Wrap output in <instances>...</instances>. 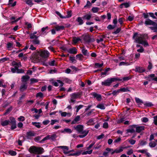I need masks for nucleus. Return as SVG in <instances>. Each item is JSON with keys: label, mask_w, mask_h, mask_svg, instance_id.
Returning a JSON list of instances; mask_svg holds the SVG:
<instances>
[{"label": "nucleus", "mask_w": 157, "mask_h": 157, "mask_svg": "<svg viewBox=\"0 0 157 157\" xmlns=\"http://www.w3.org/2000/svg\"><path fill=\"white\" fill-rule=\"evenodd\" d=\"M103 65V62L101 64L98 63H96L95 64V67L96 68L102 67Z\"/></svg>", "instance_id": "obj_36"}, {"label": "nucleus", "mask_w": 157, "mask_h": 157, "mask_svg": "<svg viewBox=\"0 0 157 157\" xmlns=\"http://www.w3.org/2000/svg\"><path fill=\"white\" fill-rule=\"evenodd\" d=\"M27 86L26 83L22 84L20 87V90L21 92H23L26 90L27 88Z\"/></svg>", "instance_id": "obj_18"}, {"label": "nucleus", "mask_w": 157, "mask_h": 157, "mask_svg": "<svg viewBox=\"0 0 157 157\" xmlns=\"http://www.w3.org/2000/svg\"><path fill=\"white\" fill-rule=\"evenodd\" d=\"M81 40V39L79 37H76L74 36L73 37V44H75L76 43H77L78 41H80Z\"/></svg>", "instance_id": "obj_20"}, {"label": "nucleus", "mask_w": 157, "mask_h": 157, "mask_svg": "<svg viewBox=\"0 0 157 157\" xmlns=\"http://www.w3.org/2000/svg\"><path fill=\"white\" fill-rule=\"evenodd\" d=\"M25 2L27 4L30 6H31L33 4L32 1L31 0H25Z\"/></svg>", "instance_id": "obj_41"}, {"label": "nucleus", "mask_w": 157, "mask_h": 157, "mask_svg": "<svg viewBox=\"0 0 157 157\" xmlns=\"http://www.w3.org/2000/svg\"><path fill=\"white\" fill-rule=\"evenodd\" d=\"M76 57V59L80 61H82L84 57L83 55L80 54L77 55Z\"/></svg>", "instance_id": "obj_31"}, {"label": "nucleus", "mask_w": 157, "mask_h": 157, "mask_svg": "<svg viewBox=\"0 0 157 157\" xmlns=\"http://www.w3.org/2000/svg\"><path fill=\"white\" fill-rule=\"evenodd\" d=\"M35 133L34 131H29L27 132L26 137L28 139H30L31 137L34 136Z\"/></svg>", "instance_id": "obj_13"}, {"label": "nucleus", "mask_w": 157, "mask_h": 157, "mask_svg": "<svg viewBox=\"0 0 157 157\" xmlns=\"http://www.w3.org/2000/svg\"><path fill=\"white\" fill-rule=\"evenodd\" d=\"M82 52L84 56H89V53L88 51L84 47L82 48Z\"/></svg>", "instance_id": "obj_19"}, {"label": "nucleus", "mask_w": 157, "mask_h": 157, "mask_svg": "<svg viewBox=\"0 0 157 157\" xmlns=\"http://www.w3.org/2000/svg\"><path fill=\"white\" fill-rule=\"evenodd\" d=\"M145 25H154L155 24V22L150 19H147L145 21Z\"/></svg>", "instance_id": "obj_11"}, {"label": "nucleus", "mask_w": 157, "mask_h": 157, "mask_svg": "<svg viewBox=\"0 0 157 157\" xmlns=\"http://www.w3.org/2000/svg\"><path fill=\"white\" fill-rule=\"evenodd\" d=\"M12 107H10V108L8 109L6 111V112L4 113V115H6L10 113V112L12 110Z\"/></svg>", "instance_id": "obj_55"}, {"label": "nucleus", "mask_w": 157, "mask_h": 157, "mask_svg": "<svg viewBox=\"0 0 157 157\" xmlns=\"http://www.w3.org/2000/svg\"><path fill=\"white\" fill-rule=\"evenodd\" d=\"M122 148H121L120 149H115L114 151H113L111 152V154L113 155L114 153H118L121 152L122 151H123Z\"/></svg>", "instance_id": "obj_28"}, {"label": "nucleus", "mask_w": 157, "mask_h": 157, "mask_svg": "<svg viewBox=\"0 0 157 157\" xmlns=\"http://www.w3.org/2000/svg\"><path fill=\"white\" fill-rule=\"evenodd\" d=\"M145 69L142 67H137L135 68V71L136 72L141 73L145 72Z\"/></svg>", "instance_id": "obj_12"}, {"label": "nucleus", "mask_w": 157, "mask_h": 157, "mask_svg": "<svg viewBox=\"0 0 157 157\" xmlns=\"http://www.w3.org/2000/svg\"><path fill=\"white\" fill-rule=\"evenodd\" d=\"M44 94L41 92L38 93L36 95V98L39 99L42 98L44 97Z\"/></svg>", "instance_id": "obj_29"}, {"label": "nucleus", "mask_w": 157, "mask_h": 157, "mask_svg": "<svg viewBox=\"0 0 157 157\" xmlns=\"http://www.w3.org/2000/svg\"><path fill=\"white\" fill-rule=\"evenodd\" d=\"M128 142L131 145H133L136 142V141L134 140L130 139V140H128Z\"/></svg>", "instance_id": "obj_61"}, {"label": "nucleus", "mask_w": 157, "mask_h": 157, "mask_svg": "<svg viewBox=\"0 0 157 157\" xmlns=\"http://www.w3.org/2000/svg\"><path fill=\"white\" fill-rule=\"evenodd\" d=\"M123 5H124L125 8H128L130 6V5L129 3L127 2L122 4L120 5L121 8H122V6Z\"/></svg>", "instance_id": "obj_56"}, {"label": "nucleus", "mask_w": 157, "mask_h": 157, "mask_svg": "<svg viewBox=\"0 0 157 157\" xmlns=\"http://www.w3.org/2000/svg\"><path fill=\"white\" fill-rule=\"evenodd\" d=\"M84 40L86 42L89 43L91 42V38L88 35H85L83 37Z\"/></svg>", "instance_id": "obj_24"}, {"label": "nucleus", "mask_w": 157, "mask_h": 157, "mask_svg": "<svg viewBox=\"0 0 157 157\" xmlns=\"http://www.w3.org/2000/svg\"><path fill=\"white\" fill-rule=\"evenodd\" d=\"M48 32V27L46 26L45 27H43L41 29V30L39 32L40 33V35H45Z\"/></svg>", "instance_id": "obj_7"}, {"label": "nucleus", "mask_w": 157, "mask_h": 157, "mask_svg": "<svg viewBox=\"0 0 157 157\" xmlns=\"http://www.w3.org/2000/svg\"><path fill=\"white\" fill-rule=\"evenodd\" d=\"M32 124L37 128H39L40 127V125L39 123L36 122H32Z\"/></svg>", "instance_id": "obj_44"}, {"label": "nucleus", "mask_w": 157, "mask_h": 157, "mask_svg": "<svg viewBox=\"0 0 157 157\" xmlns=\"http://www.w3.org/2000/svg\"><path fill=\"white\" fill-rule=\"evenodd\" d=\"M144 126H137L136 125V127L135 128L136 129V132L138 133H140L141 132L143 131L144 129Z\"/></svg>", "instance_id": "obj_16"}, {"label": "nucleus", "mask_w": 157, "mask_h": 157, "mask_svg": "<svg viewBox=\"0 0 157 157\" xmlns=\"http://www.w3.org/2000/svg\"><path fill=\"white\" fill-rule=\"evenodd\" d=\"M8 152L12 156L15 155L17 154V153L16 151L12 150L9 151Z\"/></svg>", "instance_id": "obj_52"}, {"label": "nucleus", "mask_w": 157, "mask_h": 157, "mask_svg": "<svg viewBox=\"0 0 157 157\" xmlns=\"http://www.w3.org/2000/svg\"><path fill=\"white\" fill-rule=\"evenodd\" d=\"M20 18H21V17H19L15 20V18L14 17H12L10 18V20L11 21L10 23H11V24H13L14 23H15L19 21L20 19Z\"/></svg>", "instance_id": "obj_25"}, {"label": "nucleus", "mask_w": 157, "mask_h": 157, "mask_svg": "<svg viewBox=\"0 0 157 157\" xmlns=\"http://www.w3.org/2000/svg\"><path fill=\"white\" fill-rule=\"evenodd\" d=\"M30 81L31 83H33L38 82V80L34 78H32L31 79Z\"/></svg>", "instance_id": "obj_60"}, {"label": "nucleus", "mask_w": 157, "mask_h": 157, "mask_svg": "<svg viewBox=\"0 0 157 157\" xmlns=\"http://www.w3.org/2000/svg\"><path fill=\"white\" fill-rule=\"evenodd\" d=\"M57 136L56 133H54L50 135V139L53 141H55Z\"/></svg>", "instance_id": "obj_21"}, {"label": "nucleus", "mask_w": 157, "mask_h": 157, "mask_svg": "<svg viewBox=\"0 0 157 157\" xmlns=\"http://www.w3.org/2000/svg\"><path fill=\"white\" fill-rule=\"evenodd\" d=\"M64 27L63 25L57 26L55 27V29L57 31L63 30L64 29Z\"/></svg>", "instance_id": "obj_32"}, {"label": "nucleus", "mask_w": 157, "mask_h": 157, "mask_svg": "<svg viewBox=\"0 0 157 157\" xmlns=\"http://www.w3.org/2000/svg\"><path fill=\"white\" fill-rule=\"evenodd\" d=\"M82 17H79L77 18L76 20L78 23L79 25H82L84 23Z\"/></svg>", "instance_id": "obj_26"}, {"label": "nucleus", "mask_w": 157, "mask_h": 157, "mask_svg": "<svg viewBox=\"0 0 157 157\" xmlns=\"http://www.w3.org/2000/svg\"><path fill=\"white\" fill-rule=\"evenodd\" d=\"M96 107L101 109H105V106L104 104H98L97 105Z\"/></svg>", "instance_id": "obj_34"}, {"label": "nucleus", "mask_w": 157, "mask_h": 157, "mask_svg": "<svg viewBox=\"0 0 157 157\" xmlns=\"http://www.w3.org/2000/svg\"><path fill=\"white\" fill-rule=\"evenodd\" d=\"M147 149H142V150H139L137 151V152L143 154H145L146 155L150 157L151 156L150 153L147 152Z\"/></svg>", "instance_id": "obj_15"}, {"label": "nucleus", "mask_w": 157, "mask_h": 157, "mask_svg": "<svg viewBox=\"0 0 157 157\" xmlns=\"http://www.w3.org/2000/svg\"><path fill=\"white\" fill-rule=\"evenodd\" d=\"M135 101L137 103H143V102L142 100L138 98H135Z\"/></svg>", "instance_id": "obj_57"}, {"label": "nucleus", "mask_w": 157, "mask_h": 157, "mask_svg": "<svg viewBox=\"0 0 157 157\" xmlns=\"http://www.w3.org/2000/svg\"><path fill=\"white\" fill-rule=\"evenodd\" d=\"M38 53L40 56V57L38 58V60L43 63L44 65L48 66L49 63L47 62V60L48 56V52L46 50H40L38 52Z\"/></svg>", "instance_id": "obj_1"}, {"label": "nucleus", "mask_w": 157, "mask_h": 157, "mask_svg": "<svg viewBox=\"0 0 157 157\" xmlns=\"http://www.w3.org/2000/svg\"><path fill=\"white\" fill-rule=\"evenodd\" d=\"M3 80H0V87H2L4 88L6 87V86Z\"/></svg>", "instance_id": "obj_45"}, {"label": "nucleus", "mask_w": 157, "mask_h": 157, "mask_svg": "<svg viewBox=\"0 0 157 157\" xmlns=\"http://www.w3.org/2000/svg\"><path fill=\"white\" fill-rule=\"evenodd\" d=\"M156 145L157 144L155 142H151L149 144V145L151 147H155Z\"/></svg>", "instance_id": "obj_43"}, {"label": "nucleus", "mask_w": 157, "mask_h": 157, "mask_svg": "<svg viewBox=\"0 0 157 157\" xmlns=\"http://www.w3.org/2000/svg\"><path fill=\"white\" fill-rule=\"evenodd\" d=\"M29 78V77L27 75L23 76L21 78V81L22 82H26Z\"/></svg>", "instance_id": "obj_27"}, {"label": "nucleus", "mask_w": 157, "mask_h": 157, "mask_svg": "<svg viewBox=\"0 0 157 157\" xmlns=\"http://www.w3.org/2000/svg\"><path fill=\"white\" fill-rule=\"evenodd\" d=\"M154 122L155 124L157 125V115L154 117Z\"/></svg>", "instance_id": "obj_64"}, {"label": "nucleus", "mask_w": 157, "mask_h": 157, "mask_svg": "<svg viewBox=\"0 0 157 157\" xmlns=\"http://www.w3.org/2000/svg\"><path fill=\"white\" fill-rule=\"evenodd\" d=\"M81 94L78 92L74 93L71 95V101L72 102L75 101V99L80 97Z\"/></svg>", "instance_id": "obj_6"}, {"label": "nucleus", "mask_w": 157, "mask_h": 157, "mask_svg": "<svg viewBox=\"0 0 157 157\" xmlns=\"http://www.w3.org/2000/svg\"><path fill=\"white\" fill-rule=\"evenodd\" d=\"M93 150H92L88 151H86L82 153V155H86L87 154H90L92 153Z\"/></svg>", "instance_id": "obj_47"}, {"label": "nucleus", "mask_w": 157, "mask_h": 157, "mask_svg": "<svg viewBox=\"0 0 157 157\" xmlns=\"http://www.w3.org/2000/svg\"><path fill=\"white\" fill-rule=\"evenodd\" d=\"M63 80L64 82L68 84H70L72 82L71 80L67 78H64Z\"/></svg>", "instance_id": "obj_37"}, {"label": "nucleus", "mask_w": 157, "mask_h": 157, "mask_svg": "<svg viewBox=\"0 0 157 157\" xmlns=\"http://www.w3.org/2000/svg\"><path fill=\"white\" fill-rule=\"evenodd\" d=\"M91 95L94 98H96L98 101H101L102 99L101 95L100 94H98L95 92H93L92 93Z\"/></svg>", "instance_id": "obj_10"}, {"label": "nucleus", "mask_w": 157, "mask_h": 157, "mask_svg": "<svg viewBox=\"0 0 157 157\" xmlns=\"http://www.w3.org/2000/svg\"><path fill=\"white\" fill-rule=\"evenodd\" d=\"M115 27V26L112 25H109L107 27L108 29H114Z\"/></svg>", "instance_id": "obj_63"}, {"label": "nucleus", "mask_w": 157, "mask_h": 157, "mask_svg": "<svg viewBox=\"0 0 157 157\" xmlns=\"http://www.w3.org/2000/svg\"><path fill=\"white\" fill-rule=\"evenodd\" d=\"M58 83L60 84L59 86L61 87L64 84L61 81L59 80H57V82H52V84L56 86H59Z\"/></svg>", "instance_id": "obj_14"}, {"label": "nucleus", "mask_w": 157, "mask_h": 157, "mask_svg": "<svg viewBox=\"0 0 157 157\" xmlns=\"http://www.w3.org/2000/svg\"><path fill=\"white\" fill-rule=\"evenodd\" d=\"M29 151L31 153L41 154L44 152V149L41 147H36L34 146H31L29 149Z\"/></svg>", "instance_id": "obj_5"}, {"label": "nucleus", "mask_w": 157, "mask_h": 157, "mask_svg": "<svg viewBox=\"0 0 157 157\" xmlns=\"http://www.w3.org/2000/svg\"><path fill=\"white\" fill-rule=\"evenodd\" d=\"M121 81L122 79H120L116 78H108L107 79L104 80L101 82V85L102 86H110L111 83L116 81Z\"/></svg>", "instance_id": "obj_4"}, {"label": "nucleus", "mask_w": 157, "mask_h": 157, "mask_svg": "<svg viewBox=\"0 0 157 157\" xmlns=\"http://www.w3.org/2000/svg\"><path fill=\"white\" fill-rule=\"evenodd\" d=\"M147 143L146 141L143 140H140L139 141V144L142 146H144L147 144Z\"/></svg>", "instance_id": "obj_40"}, {"label": "nucleus", "mask_w": 157, "mask_h": 157, "mask_svg": "<svg viewBox=\"0 0 157 157\" xmlns=\"http://www.w3.org/2000/svg\"><path fill=\"white\" fill-rule=\"evenodd\" d=\"M131 128L126 130V133L128 134L129 133H134L135 132V128L136 127V125H133L131 126Z\"/></svg>", "instance_id": "obj_9"}, {"label": "nucleus", "mask_w": 157, "mask_h": 157, "mask_svg": "<svg viewBox=\"0 0 157 157\" xmlns=\"http://www.w3.org/2000/svg\"><path fill=\"white\" fill-rule=\"evenodd\" d=\"M120 92L119 89L117 90H115L113 91L112 94L114 96H116Z\"/></svg>", "instance_id": "obj_53"}, {"label": "nucleus", "mask_w": 157, "mask_h": 157, "mask_svg": "<svg viewBox=\"0 0 157 157\" xmlns=\"http://www.w3.org/2000/svg\"><path fill=\"white\" fill-rule=\"evenodd\" d=\"M13 65L15 66H17V68L21 67V63L20 62L17 63L14 62L13 63Z\"/></svg>", "instance_id": "obj_46"}, {"label": "nucleus", "mask_w": 157, "mask_h": 157, "mask_svg": "<svg viewBox=\"0 0 157 157\" xmlns=\"http://www.w3.org/2000/svg\"><path fill=\"white\" fill-rule=\"evenodd\" d=\"M49 139V135H48L46 137L44 138L42 140L40 141V143H43L44 142L47 140Z\"/></svg>", "instance_id": "obj_54"}, {"label": "nucleus", "mask_w": 157, "mask_h": 157, "mask_svg": "<svg viewBox=\"0 0 157 157\" xmlns=\"http://www.w3.org/2000/svg\"><path fill=\"white\" fill-rule=\"evenodd\" d=\"M17 66H15L14 68H11V71L13 73H15L16 72H17Z\"/></svg>", "instance_id": "obj_59"}, {"label": "nucleus", "mask_w": 157, "mask_h": 157, "mask_svg": "<svg viewBox=\"0 0 157 157\" xmlns=\"http://www.w3.org/2000/svg\"><path fill=\"white\" fill-rule=\"evenodd\" d=\"M18 120L20 121H23L25 120V118L24 117L21 116L18 118Z\"/></svg>", "instance_id": "obj_62"}, {"label": "nucleus", "mask_w": 157, "mask_h": 157, "mask_svg": "<svg viewBox=\"0 0 157 157\" xmlns=\"http://www.w3.org/2000/svg\"><path fill=\"white\" fill-rule=\"evenodd\" d=\"M33 43L35 44H39L40 41L39 40L37 39H35L32 40Z\"/></svg>", "instance_id": "obj_38"}, {"label": "nucleus", "mask_w": 157, "mask_h": 157, "mask_svg": "<svg viewBox=\"0 0 157 157\" xmlns=\"http://www.w3.org/2000/svg\"><path fill=\"white\" fill-rule=\"evenodd\" d=\"M63 50L66 51L70 54H76L77 53V50L75 47H73L68 50H67L66 49H63Z\"/></svg>", "instance_id": "obj_8"}, {"label": "nucleus", "mask_w": 157, "mask_h": 157, "mask_svg": "<svg viewBox=\"0 0 157 157\" xmlns=\"http://www.w3.org/2000/svg\"><path fill=\"white\" fill-rule=\"evenodd\" d=\"M132 76L131 75H130L128 76L124 77L121 79L122 80L123 79L124 81H128L132 78Z\"/></svg>", "instance_id": "obj_39"}, {"label": "nucleus", "mask_w": 157, "mask_h": 157, "mask_svg": "<svg viewBox=\"0 0 157 157\" xmlns=\"http://www.w3.org/2000/svg\"><path fill=\"white\" fill-rule=\"evenodd\" d=\"M10 122L11 124L16 123L15 118H14L13 117H10Z\"/></svg>", "instance_id": "obj_42"}, {"label": "nucleus", "mask_w": 157, "mask_h": 157, "mask_svg": "<svg viewBox=\"0 0 157 157\" xmlns=\"http://www.w3.org/2000/svg\"><path fill=\"white\" fill-rule=\"evenodd\" d=\"M91 14H86L84 16L82 17L83 19H86V20H90L91 18Z\"/></svg>", "instance_id": "obj_22"}, {"label": "nucleus", "mask_w": 157, "mask_h": 157, "mask_svg": "<svg viewBox=\"0 0 157 157\" xmlns=\"http://www.w3.org/2000/svg\"><path fill=\"white\" fill-rule=\"evenodd\" d=\"M119 90H120V92H127V91H129L128 89L127 88H121L119 89Z\"/></svg>", "instance_id": "obj_58"}, {"label": "nucleus", "mask_w": 157, "mask_h": 157, "mask_svg": "<svg viewBox=\"0 0 157 157\" xmlns=\"http://www.w3.org/2000/svg\"><path fill=\"white\" fill-rule=\"evenodd\" d=\"M10 123V121L9 120H5L4 121H1V125L3 126H5L7 125L9 123Z\"/></svg>", "instance_id": "obj_33"}, {"label": "nucleus", "mask_w": 157, "mask_h": 157, "mask_svg": "<svg viewBox=\"0 0 157 157\" xmlns=\"http://www.w3.org/2000/svg\"><path fill=\"white\" fill-rule=\"evenodd\" d=\"M58 148H61L63 149V152L64 153V152L66 151H67L69 150L68 147L66 146H59L57 147Z\"/></svg>", "instance_id": "obj_23"}, {"label": "nucleus", "mask_w": 157, "mask_h": 157, "mask_svg": "<svg viewBox=\"0 0 157 157\" xmlns=\"http://www.w3.org/2000/svg\"><path fill=\"white\" fill-rule=\"evenodd\" d=\"M39 36H37L36 35L31 34L30 35V38L31 39H37L39 37Z\"/></svg>", "instance_id": "obj_51"}, {"label": "nucleus", "mask_w": 157, "mask_h": 157, "mask_svg": "<svg viewBox=\"0 0 157 157\" xmlns=\"http://www.w3.org/2000/svg\"><path fill=\"white\" fill-rule=\"evenodd\" d=\"M83 107V105H79L78 106H76L75 108H76V112H78L80 109L82 108Z\"/></svg>", "instance_id": "obj_49"}, {"label": "nucleus", "mask_w": 157, "mask_h": 157, "mask_svg": "<svg viewBox=\"0 0 157 157\" xmlns=\"http://www.w3.org/2000/svg\"><path fill=\"white\" fill-rule=\"evenodd\" d=\"M88 125H92L94 124V119L91 118L87 122Z\"/></svg>", "instance_id": "obj_35"}, {"label": "nucleus", "mask_w": 157, "mask_h": 157, "mask_svg": "<svg viewBox=\"0 0 157 157\" xmlns=\"http://www.w3.org/2000/svg\"><path fill=\"white\" fill-rule=\"evenodd\" d=\"M144 105L145 106L148 107H150L153 105L152 103L151 102H146L144 104Z\"/></svg>", "instance_id": "obj_48"}, {"label": "nucleus", "mask_w": 157, "mask_h": 157, "mask_svg": "<svg viewBox=\"0 0 157 157\" xmlns=\"http://www.w3.org/2000/svg\"><path fill=\"white\" fill-rule=\"evenodd\" d=\"M149 28L151 30H153V32H157V23H155V24L154 25Z\"/></svg>", "instance_id": "obj_30"}, {"label": "nucleus", "mask_w": 157, "mask_h": 157, "mask_svg": "<svg viewBox=\"0 0 157 157\" xmlns=\"http://www.w3.org/2000/svg\"><path fill=\"white\" fill-rule=\"evenodd\" d=\"M80 116L79 115L77 116L74 120L72 121L71 124H76L80 121Z\"/></svg>", "instance_id": "obj_17"}, {"label": "nucleus", "mask_w": 157, "mask_h": 157, "mask_svg": "<svg viewBox=\"0 0 157 157\" xmlns=\"http://www.w3.org/2000/svg\"><path fill=\"white\" fill-rule=\"evenodd\" d=\"M74 128L78 133L82 135L79 136V137L83 138L86 136L88 133L89 131L87 130H83V126L82 125H78L76 126H74Z\"/></svg>", "instance_id": "obj_3"}, {"label": "nucleus", "mask_w": 157, "mask_h": 157, "mask_svg": "<svg viewBox=\"0 0 157 157\" xmlns=\"http://www.w3.org/2000/svg\"><path fill=\"white\" fill-rule=\"evenodd\" d=\"M99 10V8L98 7H93L91 9V10L93 13H97Z\"/></svg>", "instance_id": "obj_50"}, {"label": "nucleus", "mask_w": 157, "mask_h": 157, "mask_svg": "<svg viewBox=\"0 0 157 157\" xmlns=\"http://www.w3.org/2000/svg\"><path fill=\"white\" fill-rule=\"evenodd\" d=\"M144 37V35L139 34L136 33L134 34L133 38L134 39L135 42L142 44L144 47L148 46L149 44L147 41L145 40Z\"/></svg>", "instance_id": "obj_2"}]
</instances>
